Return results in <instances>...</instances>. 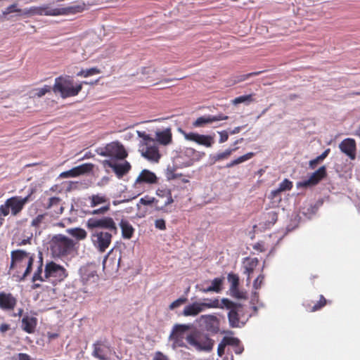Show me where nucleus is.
Here are the masks:
<instances>
[{
    "instance_id": "f257e3e1",
    "label": "nucleus",
    "mask_w": 360,
    "mask_h": 360,
    "mask_svg": "<svg viewBox=\"0 0 360 360\" xmlns=\"http://www.w3.org/2000/svg\"><path fill=\"white\" fill-rule=\"evenodd\" d=\"M11 269H15L20 274V280H25L32 271L34 255L22 250H13L11 253Z\"/></svg>"
},
{
    "instance_id": "f03ea898",
    "label": "nucleus",
    "mask_w": 360,
    "mask_h": 360,
    "mask_svg": "<svg viewBox=\"0 0 360 360\" xmlns=\"http://www.w3.org/2000/svg\"><path fill=\"white\" fill-rule=\"evenodd\" d=\"M186 340L190 348L198 352H211L214 346V340L204 331L195 329L186 336Z\"/></svg>"
},
{
    "instance_id": "7ed1b4c3",
    "label": "nucleus",
    "mask_w": 360,
    "mask_h": 360,
    "mask_svg": "<svg viewBox=\"0 0 360 360\" xmlns=\"http://www.w3.org/2000/svg\"><path fill=\"white\" fill-rule=\"evenodd\" d=\"M77 242L63 234L53 236L50 243L51 251L54 257H63L72 254Z\"/></svg>"
},
{
    "instance_id": "20e7f679",
    "label": "nucleus",
    "mask_w": 360,
    "mask_h": 360,
    "mask_svg": "<svg viewBox=\"0 0 360 360\" xmlns=\"http://www.w3.org/2000/svg\"><path fill=\"white\" fill-rule=\"evenodd\" d=\"M138 135L143 139L139 146L141 155L150 161L158 162L161 155L155 139L144 131H138Z\"/></svg>"
},
{
    "instance_id": "39448f33",
    "label": "nucleus",
    "mask_w": 360,
    "mask_h": 360,
    "mask_svg": "<svg viewBox=\"0 0 360 360\" xmlns=\"http://www.w3.org/2000/svg\"><path fill=\"white\" fill-rule=\"evenodd\" d=\"M30 197V195L25 197L15 195L6 199L5 202L0 205V212L4 214V216H8L9 214L13 217L19 215L29 202Z\"/></svg>"
},
{
    "instance_id": "423d86ee",
    "label": "nucleus",
    "mask_w": 360,
    "mask_h": 360,
    "mask_svg": "<svg viewBox=\"0 0 360 360\" xmlns=\"http://www.w3.org/2000/svg\"><path fill=\"white\" fill-rule=\"evenodd\" d=\"M221 302L229 311L228 313L229 326L231 328H240L244 326V323L240 321V318L244 314L243 306L227 298H223Z\"/></svg>"
},
{
    "instance_id": "0eeeda50",
    "label": "nucleus",
    "mask_w": 360,
    "mask_h": 360,
    "mask_svg": "<svg viewBox=\"0 0 360 360\" xmlns=\"http://www.w3.org/2000/svg\"><path fill=\"white\" fill-rule=\"evenodd\" d=\"M86 200L89 202V207L91 208H95L98 206H101L99 208L94 209L92 210L86 212V214L103 215L107 213L110 209V199L107 197L105 194H93L91 195L88 196L86 198Z\"/></svg>"
},
{
    "instance_id": "6e6552de",
    "label": "nucleus",
    "mask_w": 360,
    "mask_h": 360,
    "mask_svg": "<svg viewBox=\"0 0 360 360\" xmlns=\"http://www.w3.org/2000/svg\"><path fill=\"white\" fill-rule=\"evenodd\" d=\"M89 231H94L96 229H105L108 231L116 234L117 228L114 219L110 217H103L101 218H89L86 224Z\"/></svg>"
},
{
    "instance_id": "1a4fd4ad",
    "label": "nucleus",
    "mask_w": 360,
    "mask_h": 360,
    "mask_svg": "<svg viewBox=\"0 0 360 360\" xmlns=\"http://www.w3.org/2000/svg\"><path fill=\"white\" fill-rule=\"evenodd\" d=\"M191 328V326L189 324L176 323L174 325L169 336V340L172 342V348L186 347L184 342L185 334Z\"/></svg>"
},
{
    "instance_id": "9d476101",
    "label": "nucleus",
    "mask_w": 360,
    "mask_h": 360,
    "mask_svg": "<svg viewBox=\"0 0 360 360\" xmlns=\"http://www.w3.org/2000/svg\"><path fill=\"white\" fill-rule=\"evenodd\" d=\"M80 281L83 285L91 288L97 286L99 280L96 266L86 265L79 269Z\"/></svg>"
},
{
    "instance_id": "9b49d317",
    "label": "nucleus",
    "mask_w": 360,
    "mask_h": 360,
    "mask_svg": "<svg viewBox=\"0 0 360 360\" xmlns=\"http://www.w3.org/2000/svg\"><path fill=\"white\" fill-rule=\"evenodd\" d=\"M99 155L104 157H111L117 160H123L127 156L124 146L118 142H112L101 148Z\"/></svg>"
},
{
    "instance_id": "f8f14e48",
    "label": "nucleus",
    "mask_w": 360,
    "mask_h": 360,
    "mask_svg": "<svg viewBox=\"0 0 360 360\" xmlns=\"http://www.w3.org/2000/svg\"><path fill=\"white\" fill-rule=\"evenodd\" d=\"M112 233L110 231H95L91 234L94 244L101 252H104L110 246Z\"/></svg>"
},
{
    "instance_id": "ddd939ff",
    "label": "nucleus",
    "mask_w": 360,
    "mask_h": 360,
    "mask_svg": "<svg viewBox=\"0 0 360 360\" xmlns=\"http://www.w3.org/2000/svg\"><path fill=\"white\" fill-rule=\"evenodd\" d=\"M67 270L62 266L55 263L54 262H49L45 266L44 277L46 279L53 278L56 281H63L68 276Z\"/></svg>"
},
{
    "instance_id": "4468645a",
    "label": "nucleus",
    "mask_w": 360,
    "mask_h": 360,
    "mask_svg": "<svg viewBox=\"0 0 360 360\" xmlns=\"http://www.w3.org/2000/svg\"><path fill=\"white\" fill-rule=\"evenodd\" d=\"M179 131L186 140L195 142L206 148H210L214 143V136L200 134L195 132H186L181 129Z\"/></svg>"
},
{
    "instance_id": "2eb2a0df",
    "label": "nucleus",
    "mask_w": 360,
    "mask_h": 360,
    "mask_svg": "<svg viewBox=\"0 0 360 360\" xmlns=\"http://www.w3.org/2000/svg\"><path fill=\"white\" fill-rule=\"evenodd\" d=\"M83 84H88L84 82L78 85H74L73 77L63 75L56 78L53 90H81Z\"/></svg>"
},
{
    "instance_id": "dca6fc26",
    "label": "nucleus",
    "mask_w": 360,
    "mask_h": 360,
    "mask_svg": "<svg viewBox=\"0 0 360 360\" xmlns=\"http://www.w3.org/2000/svg\"><path fill=\"white\" fill-rule=\"evenodd\" d=\"M327 175L326 166H321L313 172L307 180L297 183V188H307L317 185Z\"/></svg>"
},
{
    "instance_id": "f3484780",
    "label": "nucleus",
    "mask_w": 360,
    "mask_h": 360,
    "mask_svg": "<svg viewBox=\"0 0 360 360\" xmlns=\"http://www.w3.org/2000/svg\"><path fill=\"white\" fill-rule=\"evenodd\" d=\"M94 165L91 163H84L72 168L68 171L63 172L60 174L59 177L62 179L77 177L89 173L92 171Z\"/></svg>"
},
{
    "instance_id": "a211bd4d",
    "label": "nucleus",
    "mask_w": 360,
    "mask_h": 360,
    "mask_svg": "<svg viewBox=\"0 0 360 360\" xmlns=\"http://www.w3.org/2000/svg\"><path fill=\"white\" fill-rule=\"evenodd\" d=\"M174 202V200L172 197V195L170 193H169V195L167 198V200L164 202L163 205H159L158 202L159 200L155 199L153 197H150L149 195H145L144 197L141 198L139 200V203L143 205H150L152 204H155V210L157 211H161L162 212H169L170 211L167 210L166 207L170 204H172Z\"/></svg>"
},
{
    "instance_id": "6ab92c4d",
    "label": "nucleus",
    "mask_w": 360,
    "mask_h": 360,
    "mask_svg": "<svg viewBox=\"0 0 360 360\" xmlns=\"http://www.w3.org/2000/svg\"><path fill=\"white\" fill-rule=\"evenodd\" d=\"M339 148L350 160H354L356 159V143L354 139L347 138L344 139L339 144Z\"/></svg>"
},
{
    "instance_id": "aec40b11",
    "label": "nucleus",
    "mask_w": 360,
    "mask_h": 360,
    "mask_svg": "<svg viewBox=\"0 0 360 360\" xmlns=\"http://www.w3.org/2000/svg\"><path fill=\"white\" fill-rule=\"evenodd\" d=\"M44 207L46 210H50L53 217H58L64 211L62 200L59 197L49 198Z\"/></svg>"
},
{
    "instance_id": "412c9836",
    "label": "nucleus",
    "mask_w": 360,
    "mask_h": 360,
    "mask_svg": "<svg viewBox=\"0 0 360 360\" xmlns=\"http://www.w3.org/2000/svg\"><path fill=\"white\" fill-rule=\"evenodd\" d=\"M17 298L11 292H0V309L3 311H13L17 305Z\"/></svg>"
},
{
    "instance_id": "4be33fe9",
    "label": "nucleus",
    "mask_w": 360,
    "mask_h": 360,
    "mask_svg": "<svg viewBox=\"0 0 360 360\" xmlns=\"http://www.w3.org/2000/svg\"><path fill=\"white\" fill-rule=\"evenodd\" d=\"M110 352V346L103 341H97L93 345L92 356L99 360H108Z\"/></svg>"
},
{
    "instance_id": "5701e85b",
    "label": "nucleus",
    "mask_w": 360,
    "mask_h": 360,
    "mask_svg": "<svg viewBox=\"0 0 360 360\" xmlns=\"http://www.w3.org/2000/svg\"><path fill=\"white\" fill-rule=\"evenodd\" d=\"M229 117L223 115L222 113L216 115H207L198 117L195 121L193 123V126L195 127H202L206 124H211L214 122L226 120Z\"/></svg>"
},
{
    "instance_id": "b1692460",
    "label": "nucleus",
    "mask_w": 360,
    "mask_h": 360,
    "mask_svg": "<svg viewBox=\"0 0 360 360\" xmlns=\"http://www.w3.org/2000/svg\"><path fill=\"white\" fill-rule=\"evenodd\" d=\"M103 165L112 168L116 174L117 176L119 178L122 177L131 169L129 162L127 161H125L124 163L116 164L112 162L111 160H105L103 161Z\"/></svg>"
},
{
    "instance_id": "393cba45",
    "label": "nucleus",
    "mask_w": 360,
    "mask_h": 360,
    "mask_svg": "<svg viewBox=\"0 0 360 360\" xmlns=\"http://www.w3.org/2000/svg\"><path fill=\"white\" fill-rule=\"evenodd\" d=\"M327 302L328 300L324 297V296L323 295H320L319 300L315 302L312 300H307L304 302L303 306L307 311L315 312L324 307Z\"/></svg>"
},
{
    "instance_id": "a878e982",
    "label": "nucleus",
    "mask_w": 360,
    "mask_h": 360,
    "mask_svg": "<svg viewBox=\"0 0 360 360\" xmlns=\"http://www.w3.org/2000/svg\"><path fill=\"white\" fill-rule=\"evenodd\" d=\"M155 142L162 146H168L173 141L171 128H165L155 131Z\"/></svg>"
},
{
    "instance_id": "bb28decb",
    "label": "nucleus",
    "mask_w": 360,
    "mask_h": 360,
    "mask_svg": "<svg viewBox=\"0 0 360 360\" xmlns=\"http://www.w3.org/2000/svg\"><path fill=\"white\" fill-rule=\"evenodd\" d=\"M158 178L155 174L148 169H143L135 181V184H156Z\"/></svg>"
},
{
    "instance_id": "cd10ccee",
    "label": "nucleus",
    "mask_w": 360,
    "mask_h": 360,
    "mask_svg": "<svg viewBox=\"0 0 360 360\" xmlns=\"http://www.w3.org/2000/svg\"><path fill=\"white\" fill-rule=\"evenodd\" d=\"M37 322L36 317L25 315L21 320V328L27 333L32 334L35 332Z\"/></svg>"
},
{
    "instance_id": "c85d7f7f",
    "label": "nucleus",
    "mask_w": 360,
    "mask_h": 360,
    "mask_svg": "<svg viewBox=\"0 0 360 360\" xmlns=\"http://www.w3.org/2000/svg\"><path fill=\"white\" fill-rule=\"evenodd\" d=\"M204 319L206 329L208 331H211L214 333H217L219 329V320L214 315L209 314L204 315L202 316Z\"/></svg>"
},
{
    "instance_id": "c756f323",
    "label": "nucleus",
    "mask_w": 360,
    "mask_h": 360,
    "mask_svg": "<svg viewBox=\"0 0 360 360\" xmlns=\"http://www.w3.org/2000/svg\"><path fill=\"white\" fill-rule=\"evenodd\" d=\"M202 311V304L198 302H195L184 307L182 315L184 316H195Z\"/></svg>"
},
{
    "instance_id": "7c9ffc66",
    "label": "nucleus",
    "mask_w": 360,
    "mask_h": 360,
    "mask_svg": "<svg viewBox=\"0 0 360 360\" xmlns=\"http://www.w3.org/2000/svg\"><path fill=\"white\" fill-rule=\"evenodd\" d=\"M120 226L122 230V236L124 238L130 239L132 238L134 233V229L129 221L122 219L120 221Z\"/></svg>"
},
{
    "instance_id": "2f4dec72",
    "label": "nucleus",
    "mask_w": 360,
    "mask_h": 360,
    "mask_svg": "<svg viewBox=\"0 0 360 360\" xmlns=\"http://www.w3.org/2000/svg\"><path fill=\"white\" fill-rule=\"evenodd\" d=\"M85 8V4H79L65 8H60V12H58V13H60V15L76 14L83 12Z\"/></svg>"
},
{
    "instance_id": "473e14b6",
    "label": "nucleus",
    "mask_w": 360,
    "mask_h": 360,
    "mask_svg": "<svg viewBox=\"0 0 360 360\" xmlns=\"http://www.w3.org/2000/svg\"><path fill=\"white\" fill-rule=\"evenodd\" d=\"M155 72L156 70L154 67L148 66L142 68L141 72H138L137 75L140 74L139 78L141 79H146L148 82H153L154 79L152 77Z\"/></svg>"
},
{
    "instance_id": "72a5a7b5",
    "label": "nucleus",
    "mask_w": 360,
    "mask_h": 360,
    "mask_svg": "<svg viewBox=\"0 0 360 360\" xmlns=\"http://www.w3.org/2000/svg\"><path fill=\"white\" fill-rule=\"evenodd\" d=\"M223 278H216L212 281V285L206 288H200V291L207 293L209 292H219L221 290Z\"/></svg>"
},
{
    "instance_id": "f704fd0d",
    "label": "nucleus",
    "mask_w": 360,
    "mask_h": 360,
    "mask_svg": "<svg viewBox=\"0 0 360 360\" xmlns=\"http://www.w3.org/2000/svg\"><path fill=\"white\" fill-rule=\"evenodd\" d=\"M259 264L257 258H246L245 262V274H248V280L250 279V274Z\"/></svg>"
},
{
    "instance_id": "c9c22d12",
    "label": "nucleus",
    "mask_w": 360,
    "mask_h": 360,
    "mask_svg": "<svg viewBox=\"0 0 360 360\" xmlns=\"http://www.w3.org/2000/svg\"><path fill=\"white\" fill-rule=\"evenodd\" d=\"M60 12V8H49V7H39L34 8L32 10V13L38 15H60V13H56Z\"/></svg>"
},
{
    "instance_id": "e433bc0d",
    "label": "nucleus",
    "mask_w": 360,
    "mask_h": 360,
    "mask_svg": "<svg viewBox=\"0 0 360 360\" xmlns=\"http://www.w3.org/2000/svg\"><path fill=\"white\" fill-rule=\"evenodd\" d=\"M67 232L77 240H82L86 238L87 233L86 231L81 228L69 229Z\"/></svg>"
},
{
    "instance_id": "4c0bfd02",
    "label": "nucleus",
    "mask_w": 360,
    "mask_h": 360,
    "mask_svg": "<svg viewBox=\"0 0 360 360\" xmlns=\"http://www.w3.org/2000/svg\"><path fill=\"white\" fill-rule=\"evenodd\" d=\"M266 226H273L278 220V212L272 210L264 214Z\"/></svg>"
},
{
    "instance_id": "58836bf2",
    "label": "nucleus",
    "mask_w": 360,
    "mask_h": 360,
    "mask_svg": "<svg viewBox=\"0 0 360 360\" xmlns=\"http://www.w3.org/2000/svg\"><path fill=\"white\" fill-rule=\"evenodd\" d=\"M253 156H254V153H252V152L248 153L236 158V160H232L231 162L228 163L226 167L228 168L232 167L236 165L240 164L242 162H244L251 159Z\"/></svg>"
},
{
    "instance_id": "ea45409f",
    "label": "nucleus",
    "mask_w": 360,
    "mask_h": 360,
    "mask_svg": "<svg viewBox=\"0 0 360 360\" xmlns=\"http://www.w3.org/2000/svg\"><path fill=\"white\" fill-rule=\"evenodd\" d=\"M255 101L254 95L253 94H248V95H244L238 96L236 98H234L232 101V103L234 105H238L240 103H244L245 105H249L250 103Z\"/></svg>"
},
{
    "instance_id": "a19ab883",
    "label": "nucleus",
    "mask_w": 360,
    "mask_h": 360,
    "mask_svg": "<svg viewBox=\"0 0 360 360\" xmlns=\"http://www.w3.org/2000/svg\"><path fill=\"white\" fill-rule=\"evenodd\" d=\"M42 272H43V260H42V257H40L39 265L38 266L37 270L34 271V273L33 274L32 281L33 283H34L37 281H45L46 280V278H45L44 276H42Z\"/></svg>"
},
{
    "instance_id": "79ce46f5",
    "label": "nucleus",
    "mask_w": 360,
    "mask_h": 360,
    "mask_svg": "<svg viewBox=\"0 0 360 360\" xmlns=\"http://www.w3.org/2000/svg\"><path fill=\"white\" fill-rule=\"evenodd\" d=\"M233 340V338L228 337H224L222 339L217 347V354L219 356H222L224 355L226 346L231 345Z\"/></svg>"
},
{
    "instance_id": "37998d69",
    "label": "nucleus",
    "mask_w": 360,
    "mask_h": 360,
    "mask_svg": "<svg viewBox=\"0 0 360 360\" xmlns=\"http://www.w3.org/2000/svg\"><path fill=\"white\" fill-rule=\"evenodd\" d=\"M207 302H200L202 304V307L203 310L205 309H211V308H224V305H220L219 300L217 298L207 300Z\"/></svg>"
},
{
    "instance_id": "c03bdc74",
    "label": "nucleus",
    "mask_w": 360,
    "mask_h": 360,
    "mask_svg": "<svg viewBox=\"0 0 360 360\" xmlns=\"http://www.w3.org/2000/svg\"><path fill=\"white\" fill-rule=\"evenodd\" d=\"M101 72V70L98 68H91L89 69L80 70L79 72L77 73V75L79 77H87L94 75L100 74Z\"/></svg>"
},
{
    "instance_id": "a18cd8bd",
    "label": "nucleus",
    "mask_w": 360,
    "mask_h": 360,
    "mask_svg": "<svg viewBox=\"0 0 360 360\" xmlns=\"http://www.w3.org/2000/svg\"><path fill=\"white\" fill-rule=\"evenodd\" d=\"M236 148L233 149H227L222 153H219L213 156L212 159L214 162H217L221 160L227 159L231 153L236 150Z\"/></svg>"
},
{
    "instance_id": "49530a36",
    "label": "nucleus",
    "mask_w": 360,
    "mask_h": 360,
    "mask_svg": "<svg viewBox=\"0 0 360 360\" xmlns=\"http://www.w3.org/2000/svg\"><path fill=\"white\" fill-rule=\"evenodd\" d=\"M187 302H188V299L186 297H181L179 298H178L177 300H174V302H172L169 304V309L170 310H174L175 309L180 307L181 305L186 303Z\"/></svg>"
},
{
    "instance_id": "de8ad7c7",
    "label": "nucleus",
    "mask_w": 360,
    "mask_h": 360,
    "mask_svg": "<svg viewBox=\"0 0 360 360\" xmlns=\"http://www.w3.org/2000/svg\"><path fill=\"white\" fill-rule=\"evenodd\" d=\"M279 191H290L292 188V182L288 179H285L278 186Z\"/></svg>"
},
{
    "instance_id": "09e8293b",
    "label": "nucleus",
    "mask_w": 360,
    "mask_h": 360,
    "mask_svg": "<svg viewBox=\"0 0 360 360\" xmlns=\"http://www.w3.org/2000/svg\"><path fill=\"white\" fill-rule=\"evenodd\" d=\"M228 280L231 283V287H237L239 285V278L236 274H229L228 275Z\"/></svg>"
},
{
    "instance_id": "8fccbe9b",
    "label": "nucleus",
    "mask_w": 360,
    "mask_h": 360,
    "mask_svg": "<svg viewBox=\"0 0 360 360\" xmlns=\"http://www.w3.org/2000/svg\"><path fill=\"white\" fill-rule=\"evenodd\" d=\"M46 214H41L37 215L35 218H34L31 221V225L34 227H39L40 224L42 223L45 218Z\"/></svg>"
},
{
    "instance_id": "3c124183",
    "label": "nucleus",
    "mask_w": 360,
    "mask_h": 360,
    "mask_svg": "<svg viewBox=\"0 0 360 360\" xmlns=\"http://www.w3.org/2000/svg\"><path fill=\"white\" fill-rule=\"evenodd\" d=\"M230 291H231V295L236 298H245V295L244 292H240L239 290L238 286L235 287V288L231 287Z\"/></svg>"
},
{
    "instance_id": "603ef678",
    "label": "nucleus",
    "mask_w": 360,
    "mask_h": 360,
    "mask_svg": "<svg viewBox=\"0 0 360 360\" xmlns=\"http://www.w3.org/2000/svg\"><path fill=\"white\" fill-rule=\"evenodd\" d=\"M264 275H262V274L259 275L253 283L254 288L256 290L260 288L262 286V284L264 281Z\"/></svg>"
},
{
    "instance_id": "864d4df0",
    "label": "nucleus",
    "mask_w": 360,
    "mask_h": 360,
    "mask_svg": "<svg viewBox=\"0 0 360 360\" xmlns=\"http://www.w3.org/2000/svg\"><path fill=\"white\" fill-rule=\"evenodd\" d=\"M155 226L159 230L165 231L166 229L165 221L162 219H156L155 221Z\"/></svg>"
},
{
    "instance_id": "5fc2aeb1",
    "label": "nucleus",
    "mask_w": 360,
    "mask_h": 360,
    "mask_svg": "<svg viewBox=\"0 0 360 360\" xmlns=\"http://www.w3.org/2000/svg\"><path fill=\"white\" fill-rule=\"evenodd\" d=\"M60 93V97L63 98H65L68 97L77 96L79 91H58Z\"/></svg>"
},
{
    "instance_id": "6e6d98bb",
    "label": "nucleus",
    "mask_w": 360,
    "mask_h": 360,
    "mask_svg": "<svg viewBox=\"0 0 360 360\" xmlns=\"http://www.w3.org/2000/svg\"><path fill=\"white\" fill-rule=\"evenodd\" d=\"M15 12L20 13V12H21V10L17 8L16 4H12L6 8V11L5 13L8 14V13H15Z\"/></svg>"
},
{
    "instance_id": "4d7b16f0",
    "label": "nucleus",
    "mask_w": 360,
    "mask_h": 360,
    "mask_svg": "<svg viewBox=\"0 0 360 360\" xmlns=\"http://www.w3.org/2000/svg\"><path fill=\"white\" fill-rule=\"evenodd\" d=\"M321 161L323 160L320 158L319 156L316 157L314 160H310L309 162V168L314 169L317 166V165Z\"/></svg>"
},
{
    "instance_id": "13d9d810",
    "label": "nucleus",
    "mask_w": 360,
    "mask_h": 360,
    "mask_svg": "<svg viewBox=\"0 0 360 360\" xmlns=\"http://www.w3.org/2000/svg\"><path fill=\"white\" fill-rule=\"evenodd\" d=\"M15 360H32L29 354L26 353H19L15 357Z\"/></svg>"
},
{
    "instance_id": "bf43d9fd",
    "label": "nucleus",
    "mask_w": 360,
    "mask_h": 360,
    "mask_svg": "<svg viewBox=\"0 0 360 360\" xmlns=\"http://www.w3.org/2000/svg\"><path fill=\"white\" fill-rule=\"evenodd\" d=\"M220 138H219V143H224L226 142L229 139V134L226 131H222L219 132Z\"/></svg>"
},
{
    "instance_id": "052dcab7",
    "label": "nucleus",
    "mask_w": 360,
    "mask_h": 360,
    "mask_svg": "<svg viewBox=\"0 0 360 360\" xmlns=\"http://www.w3.org/2000/svg\"><path fill=\"white\" fill-rule=\"evenodd\" d=\"M153 360H169V359L160 352H156Z\"/></svg>"
},
{
    "instance_id": "680f3d73",
    "label": "nucleus",
    "mask_w": 360,
    "mask_h": 360,
    "mask_svg": "<svg viewBox=\"0 0 360 360\" xmlns=\"http://www.w3.org/2000/svg\"><path fill=\"white\" fill-rule=\"evenodd\" d=\"M10 328L11 326L8 323H2L0 325V332L3 334L5 333L8 330H10Z\"/></svg>"
},
{
    "instance_id": "e2e57ef3",
    "label": "nucleus",
    "mask_w": 360,
    "mask_h": 360,
    "mask_svg": "<svg viewBox=\"0 0 360 360\" xmlns=\"http://www.w3.org/2000/svg\"><path fill=\"white\" fill-rule=\"evenodd\" d=\"M185 153L187 155H197L198 152L192 148H187L185 150Z\"/></svg>"
},
{
    "instance_id": "0e129e2a",
    "label": "nucleus",
    "mask_w": 360,
    "mask_h": 360,
    "mask_svg": "<svg viewBox=\"0 0 360 360\" xmlns=\"http://www.w3.org/2000/svg\"><path fill=\"white\" fill-rule=\"evenodd\" d=\"M30 243H31V238H28L27 239H23V240H20V242H18V245L22 246V245H25L27 244H30Z\"/></svg>"
},
{
    "instance_id": "69168bd1",
    "label": "nucleus",
    "mask_w": 360,
    "mask_h": 360,
    "mask_svg": "<svg viewBox=\"0 0 360 360\" xmlns=\"http://www.w3.org/2000/svg\"><path fill=\"white\" fill-rule=\"evenodd\" d=\"M282 191H279V188H278L276 190H274L271 192V198H275Z\"/></svg>"
},
{
    "instance_id": "338daca9",
    "label": "nucleus",
    "mask_w": 360,
    "mask_h": 360,
    "mask_svg": "<svg viewBox=\"0 0 360 360\" xmlns=\"http://www.w3.org/2000/svg\"><path fill=\"white\" fill-rule=\"evenodd\" d=\"M330 148L326 149L321 155H319L320 158L323 160L329 154Z\"/></svg>"
},
{
    "instance_id": "774afa93",
    "label": "nucleus",
    "mask_w": 360,
    "mask_h": 360,
    "mask_svg": "<svg viewBox=\"0 0 360 360\" xmlns=\"http://www.w3.org/2000/svg\"><path fill=\"white\" fill-rule=\"evenodd\" d=\"M255 248L257 250H259L260 251H264V250L262 248V245L260 243H257L255 245Z\"/></svg>"
}]
</instances>
